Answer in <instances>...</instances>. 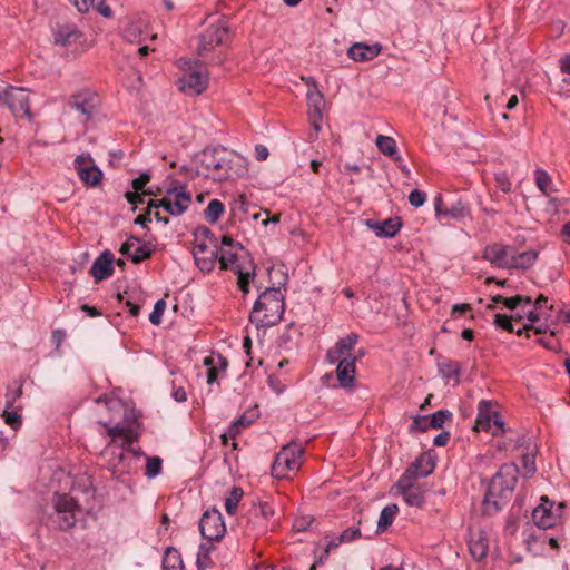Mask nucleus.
I'll list each match as a JSON object with an SVG mask.
<instances>
[{
	"mask_svg": "<svg viewBox=\"0 0 570 570\" xmlns=\"http://www.w3.org/2000/svg\"><path fill=\"white\" fill-rule=\"evenodd\" d=\"M200 166L205 175L216 181L240 177L247 171L245 159L224 148L204 150Z\"/></svg>",
	"mask_w": 570,
	"mask_h": 570,
	"instance_id": "obj_1",
	"label": "nucleus"
},
{
	"mask_svg": "<svg viewBox=\"0 0 570 570\" xmlns=\"http://www.w3.org/2000/svg\"><path fill=\"white\" fill-rule=\"evenodd\" d=\"M285 311V296L279 287H266L257 297L249 314V322L256 328L278 324Z\"/></svg>",
	"mask_w": 570,
	"mask_h": 570,
	"instance_id": "obj_2",
	"label": "nucleus"
},
{
	"mask_svg": "<svg viewBox=\"0 0 570 570\" xmlns=\"http://www.w3.org/2000/svg\"><path fill=\"white\" fill-rule=\"evenodd\" d=\"M218 261L222 269H230L238 275V287L244 294L249 293V283L254 277V268L245 269L240 263V255L245 253L244 247L234 242L229 236H223L222 247L218 248Z\"/></svg>",
	"mask_w": 570,
	"mask_h": 570,
	"instance_id": "obj_3",
	"label": "nucleus"
},
{
	"mask_svg": "<svg viewBox=\"0 0 570 570\" xmlns=\"http://www.w3.org/2000/svg\"><path fill=\"white\" fill-rule=\"evenodd\" d=\"M518 469L513 464L502 465L493 476L483 503L487 510L491 507L493 511H499L508 501L509 494L513 491L517 483Z\"/></svg>",
	"mask_w": 570,
	"mask_h": 570,
	"instance_id": "obj_4",
	"label": "nucleus"
},
{
	"mask_svg": "<svg viewBox=\"0 0 570 570\" xmlns=\"http://www.w3.org/2000/svg\"><path fill=\"white\" fill-rule=\"evenodd\" d=\"M218 245L215 235L206 227L195 234L193 255L198 268L204 273L214 269L218 258Z\"/></svg>",
	"mask_w": 570,
	"mask_h": 570,
	"instance_id": "obj_5",
	"label": "nucleus"
},
{
	"mask_svg": "<svg viewBox=\"0 0 570 570\" xmlns=\"http://www.w3.org/2000/svg\"><path fill=\"white\" fill-rule=\"evenodd\" d=\"M303 453V448L298 443L284 445L274 460L272 475L277 479L292 478L302 465Z\"/></svg>",
	"mask_w": 570,
	"mask_h": 570,
	"instance_id": "obj_6",
	"label": "nucleus"
},
{
	"mask_svg": "<svg viewBox=\"0 0 570 570\" xmlns=\"http://www.w3.org/2000/svg\"><path fill=\"white\" fill-rule=\"evenodd\" d=\"M191 204V195L186 190V187L178 186L168 188L164 197L159 200L148 202V214H151L153 208H164L169 215H183Z\"/></svg>",
	"mask_w": 570,
	"mask_h": 570,
	"instance_id": "obj_7",
	"label": "nucleus"
},
{
	"mask_svg": "<svg viewBox=\"0 0 570 570\" xmlns=\"http://www.w3.org/2000/svg\"><path fill=\"white\" fill-rule=\"evenodd\" d=\"M112 421V419H110L109 422L99 421V424L107 429V434L110 438V441L105 449V454H108L109 448L112 444H116L118 439H120L121 450L130 452L136 456L142 455L140 450H135L132 448V444L138 440V432L131 425H127L125 423H116L114 426H111L110 423Z\"/></svg>",
	"mask_w": 570,
	"mask_h": 570,
	"instance_id": "obj_8",
	"label": "nucleus"
},
{
	"mask_svg": "<svg viewBox=\"0 0 570 570\" xmlns=\"http://www.w3.org/2000/svg\"><path fill=\"white\" fill-rule=\"evenodd\" d=\"M416 468H407L400 476L395 484V489L403 497L404 502L410 507L420 508L425 501L426 488L412 479Z\"/></svg>",
	"mask_w": 570,
	"mask_h": 570,
	"instance_id": "obj_9",
	"label": "nucleus"
},
{
	"mask_svg": "<svg viewBox=\"0 0 570 570\" xmlns=\"http://www.w3.org/2000/svg\"><path fill=\"white\" fill-rule=\"evenodd\" d=\"M184 75L179 79V89L187 96H198L208 86V73L198 65L184 61Z\"/></svg>",
	"mask_w": 570,
	"mask_h": 570,
	"instance_id": "obj_10",
	"label": "nucleus"
},
{
	"mask_svg": "<svg viewBox=\"0 0 570 570\" xmlns=\"http://www.w3.org/2000/svg\"><path fill=\"white\" fill-rule=\"evenodd\" d=\"M53 508L57 514V524L61 530H68L72 528L81 509L79 504L69 494L56 493L53 497Z\"/></svg>",
	"mask_w": 570,
	"mask_h": 570,
	"instance_id": "obj_11",
	"label": "nucleus"
},
{
	"mask_svg": "<svg viewBox=\"0 0 570 570\" xmlns=\"http://www.w3.org/2000/svg\"><path fill=\"white\" fill-rule=\"evenodd\" d=\"M67 105L80 115L81 121L87 122L97 112L100 99L95 91L82 89L72 94Z\"/></svg>",
	"mask_w": 570,
	"mask_h": 570,
	"instance_id": "obj_12",
	"label": "nucleus"
},
{
	"mask_svg": "<svg viewBox=\"0 0 570 570\" xmlns=\"http://www.w3.org/2000/svg\"><path fill=\"white\" fill-rule=\"evenodd\" d=\"M273 515L274 508L269 502H259L258 504H253L246 514L247 531L254 535L266 532Z\"/></svg>",
	"mask_w": 570,
	"mask_h": 570,
	"instance_id": "obj_13",
	"label": "nucleus"
},
{
	"mask_svg": "<svg viewBox=\"0 0 570 570\" xmlns=\"http://www.w3.org/2000/svg\"><path fill=\"white\" fill-rule=\"evenodd\" d=\"M562 504L554 509V503L548 497H541L540 504L532 511L534 525L540 529H550L554 527L561 518Z\"/></svg>",
	"mask_w": 570,
	"mask_h": 570,
	"instance_id": "obj_14",
	"label": "nucleus"
},
{
	"mask_svg": "<svg viewBox=\"0 0 570 570\" xmlns=\"http://www.w3.org/2000/svg\"><path fill=\"white\" fill-rule=\"evenodd\" d=\"M199 530L203 538L208 541L220 540L226 531L220 512L216 509L204 512L199 521Z\"/></svg>",
	"mask_w": 570,
	"mask_h": 570,
	"instance_id": "obj_15",
	"label": "nucleus"
},
{
	"mask_svg": "<svg viewBox=\"0 0 570 570\" xmlns=\"http://www.w3.org/2000/svg\"><path fill=\"white\" fill-rule=\"evenodd\" d=\"M11 112L16 117H26L29 120L32 118L30 111V98L29 94L23 88L9 87L4 91V100Z\"/></svg>",
	"mask_w": 570,
	"mask_h": 570,
	"instance_id": "obj_16",
	"label": "nucleus"
},
{
	"mask_svg": "<svg viewBox=\"0 0 570 570\" xmlns=\"http://www.w3.org/2000/svg\"><path fill=\"white\" fill-rule=\"evenodd\" d=\"M229 36L228 27L225 22L219 21L208 26L202 33L198 46V53L204 56L217 46L224 45Z\"/></svg>",
	"mask_w": 570,
	"mask_h": 570,
	"instance_id": "obj_17",
	"label": "nucleus"
},
{
	"mask_svg": "<svg viewBox=\"0 0 570 570\" xmlns=\"http://www.w3.org/2000/svg\"><path fill=\"white\" fill-rule=\"evenodd\" d=\"M75 169L80 180L87 186H97L102 178V171L94 164L89 155H79L75 159Z\"/></svg>",
	"mask_w": 570,
	"mask_h": 570,
	"instance_id": "obj_18",
	"label": "nucleus"
},
{
	"mask_svg": "<svg viewBox=\"0 0 570 570\" xmlns=\"http://www.w3.org/2000/svg\"><path fill=\"white\" fill-rule=\"evenodd\" d=\"M358 342V335L350 333L345 337L340 338L334 347L330 348L326 353V360L331 364H335L336 361H343L347 358H357L352 354L353 348Z\"/></svg>",
	"mask_w": 570,
	"mask_h": 570,
	"instance_id": "obj_19",
	"label": "nucleus"
},
{
	"mask_svg": "<svg viewBox=\"0 0 570 570\" xmlns=\"http://www.w3.org/2000/svg\"><path fill=\"white\" fill-rule=\"evenodd\" d=\"M53 42L66 48H77L83 42V35L75 24L57 26L53 31Z\"/></svg>",
	"mask_w": 570,
	"mask_h": 570,
	"instance_id": "obj_20",
	"label": "nucleus"
},
{
	"mask_svg": "<svg viewBox=\"0 0 570 570\" xmlns=\"http://www.w3.org/2000/svg\"><path fill=\"white\" fill-rule=\"evenodd\" d=\"M120 253L138 264L150 257L153 250L147 243H142L138 237H129L120 248Z\"/></svg>",
	"mask_w": 570,
	"mask_h": 570,
	"instance_id": "obj_21",
	"label": "nucleus"
},
{
	"mask_svg": "<svg viewBox=\"0 0 570 570\" xmlns=\"http://www.w3.org/2000/svg\"><path fill=\"white\" fill-rule=\"evenodd\" d=\"M482 256L497 267L509 268L511 248L502 244H491L484 248Z\"/></svg>",
	"mask_w": 570,
	"mask_h": 570,
	"instance_id": "obj_22",
	"label": "nucleus"
},
{
	"mask_svg": "<svg viewBox=\"0 0 570 570\" xmlns=\"http://www.w3.org/2000/svg\"><path fill=\"white\" fill-rule=\"evenodd\" d=\"M124 36L129 42L140 43L145 39H155L156 33H149L148 21L144 18L131 20L124 29Z\"/></svg>",
	"mask_w": 570,
	"mask_h": 570,
	"instance_id": "obj_23",
	"label": "nucleus"
},
{
	"mask_svg": "<svg viewBox=\"0 0 570 570\" xmlns=\"http://www.w3.org/2000/svg\"><path fill=\"white\" fill-rule=\"evenodd\" d=\"M381 49L382 47L379 43L355 42L348 48L347 56L357 62L370 61L380 55Z\"/></svg>",
	"mask_w": 570,
	"mask_h": 570,
	"instance_id": "obj_24",
	"label": "nucleus"
},
{
	"mask_svg": "<svg viewBox=\"0 0 570 570\" xmlns=\"http://www.w3.org/2000/svg\"><path fill=\"white\" fill-rule=\"evenodd\" d=\"M365 224L377 237H393L399 233L402 226L399 217L386 218L383 222L367 219Z\"/></svg>",
	"mask_w": 570,
	"mask_h": 570,
	"instance_id": "obj_25",
	"label": "nucleus"
},
{
	"mask_svg": "<svg viewBox=\"0 0 570 570\" xmlns=\"http://www.w3.org/2000/svg\"><path fill=\"white\" fill-rule=\"evenodd\" d=\"M114 257L109 252H104L92 264L90 274L99 282L108 278L114 273L112 267Z\"/></svg>",
	"mask_w": 570,
	"mask_h": 570,
	"instance_id": "obj_26",
	"label": "nucleus"
},
{
	"mask_svg": "<svg viewBox=\"0 0 570 570\" xmlns=\"http://www.w3.org/2000/svg\"><path fill=\"white\" fill-rule=\"evenodd\" d=\"M491 401L482 400L478 404V416L475 420V430L490 431L492 429L493 417L497 415Z\"/></svg>",
	"mask_w": 570,
	"mask_h": 570,
	"instance_id": "obj_27",
	"label": "nucleus"
},
{
	"mask_svg": "<svg viewBox=\"0 0 570 570\" xmlns=\"http://www.w3.org/2000/svg\"><path fill=\"white\" fill-rule=\"evenodd\" d=\"M302 80L307 86L306 99L308 104V112L321 111L324 106V97L318 90L317 82L312 77H302Z\"/></svg>",
	"mask_w": 570,
	"mask_h": 570,
	"instance_id": "obj_28",
	"label": "nucleus"
},
{
	"mask_svg": "<svg viewBox=\"0 0 570 570\" xmlns=\"http://www.w3.org/2000/svg\"><path fill=\"white\" fill-rule=\"evenodd\" d=\"M434 207L436 217L442 220L445 217H452L454 219H463L470 216V209L462 202H458L451 206V208H443L441 198H435Z\"/></svg>",
	"mask_w": 570,
	"mask_h": 570,
	"instance_id": "obj_29",
	"label": "nucleus"
},
{
	"mask_svg": "<svg viewBox=\"0 0 570 570\" xmlns=\"http://www.w3.org/2000/svg\"><path fill=\"white\" fill-rule=\"evenodd\" d=\"M357 358H347L343 361H336V376L342 387H350L355 382V363Z\"/></svg>",
	"mask_w": 570,
	"mask_h": 570,
	"instance_id": "obj_30",
	"label": "nucleus"
},
{
	"mask_svg": "<svg viewBox=\"0 0 570 570\" xmlns=\"http://www.w3.org/2000/svg\"><path fill=\"white\" fill-rule=\"evenodd\" d=\"M150 175L148 173H142L139 177L132 180L134 191H127L125 197L127 202L135 207L137 204H144V198L139 194L142 191V195H155L151 190H145V186L149 183Z\"/></svg>",
	"mask_w": 570,
	"mask_h": 570,
	"instance_id": "obj_31",
	"label": "nucleus"
},
{
	"mask_svg": "<svg viewBox=\"0 0 570 570\" xmlns=\"http://www.w3.org/2000/svg\"><path fill=\"white\" fill-rule=\"evenodd\" d=\"M544 530L546 529L531 528V531L524 538V544L529 552H532L533 554L542 553V550L547 544L549 537V534L546 533Z\"/></svg>",
	"mask_w": 570,
	"mask_h": 570,
	"instance_id": "obj_32",
	"label": "nucleus"
},
{
	"mask_svg": "<svg viewBox=\"0 0 570 570\" xmlns=\"http://www.w3.org/2000/svg\"><path fill=\"white\" fill-rule=\"evenodd\" d=\"M538 258L535 250H525L519 254H512L509 262V268H522L527 269L531 267Z\"/></svg>",
	"mask_w": 570,
	"mask_h": 570,
	"instance_id": "obj_33",
	"label": "nucleus"
},
{
	"mask_svg": "<svg viewBox=\"0 0 570 570\" xmlns=\"http://www.w3.org/2000/svg\"><path fill=\"white\" fill-rule=\"evenodd\" d=\"M376 147L382 154L392 157L395 163L402 160V157L397 154L396 142L392 137L379 135L376 137Z\"/></svg>",
	"mask_w": 570,
	"mask_h": 570,
	"instance_id": "obj_34",
	"label": "nucleus"
},
{
	"mask_svg": "<svg viewBox=\"0 0 570 570\" xmlns=\"http://www.w3.org/2000/svg\"><path fill=\"white\" fill-rule=\"evenodd\" d=\"M469 549L472 557L481 560L488 553V540L482 533L473 534L469 541Z\"/></svg>",
	"mask_w": 570,
	"mask_h": 570,
	"instance_id": "obj_35",
	"label": "nucleus"
},
{
	"mask_svg": "<svg viewBox=\"0 0 570 570\" xmlns=\"http://www.w3.org/2000/svg\"><path fill=\"white\" fill-rule=\"evenodd\" d=\"M204 365L208 367L207 370V383L213 384L217 381L219 368L225 370L227 366V362L218 356L217 361L214 356H207L204 358Z\"/></svg>",
	"mask_w": 570,
	"mask_h": 570,
	"instance_id": "obj_36",
	"label": "nucleus"
},
{
	"mask_svg": "<svg viewBox=\"0 0 570 570\" xmlns=\"http://www.w3.org/2000/svg\"><path fill=\"white\" fill-rule=\"evenodd\" d=\"M409 468H416L414 471L415 473L412 474V479L417 480L419 478H424L431 474L434 470V464L429 458L421 455Z\"/></svg>",
	"mask_w": 570,
	"mask_h": 570,
	"instance_id": "obj_37",
	"label": "nucleus"
},
{
	"mask_svg": "<svg viewBox=\"0 0 570 570\" xmlns=\"http://www.w3.org/2000/svg\"><path fill=\"white\" fill-rule=\"evenodd\" d=\"M492 301L494 303H503V305L511 311L515 309L520 305L529 306L532 304L531 297L521 295H517L510 298H505L501 295H495L493 296Z\"/></svg>",
	"mask_w": 570,
	"mask_h": 570,
	"instance_id": "obj_38",
	"label": "nucleus"
},
{
	"mask_svg": "<svg viewBox=\"0 0 570 570\" xmlns=\"http://www.w3.org/2000/svg\"><path fill=\"white\" fill-rule=\"evenodd\" d=\"M399 511L396 504H389L384 507L381 511L379 521H377V530L384 531L393 523V520Z\"/></svg>",
	"mask_w": 570,
	"mask_h": 570,
	"instance_id": "obj_39",
	"label": "nucleus"
},
{
	"mask_svg": "<svg viewBox=\"0 0 570 570\" xmlns=\"http://www.w3.org/2000/svg\"><path fill=\"white\" fill-rule=\"evenodd\" d=\"M243 489L239 488V487H234L228 495L225 498V503H224V507H225V511L233 515L236 513L237 511V507L243 498Z\"/></svg>",
	"mask_w": 570,
	"mask_h": 570,
	"instance_id": "obj_40",
	"label": "nucleus"
},
{
	"mask_svg": "<svg viewBox=\"0 0 570 570\" xmlns=\"http://www.w3.org/2000/svg\"><path fill=\"white\" fill-rule=\"evenodd\" d=\"M183 561L177 550L168 548L163 559L164 570H183Z\"/></svg>",
	"mask_w": 570,
	"mask_h": 570,
	"instance_id": "obj_41",
	"label": "nucleus"
},
{
	"mask_svg": "<svg viewBox=\"0 0 570 570\" xmlns=\"http://www.w3.org/2000/svg\"><path fill=\"white\" fill-rule=\"evenodd\" d=\"M224 213V205L218 199H212L206 209L204 210V217L209 224H215Z\"/></svg>",
	"mask_w": 570,
	"mask_h": 570,
	"instance_id": "obj_42",
	"label": "nucleus"
},
{
	"mask_svg": "<svg viewBox=\"0 0 570 570\" xmlns=\"http://www.w3.org/2000/svg\"><path fill=\"white\" fill-rule=\"evenodd\" d=\"M537 187L547 196H549L553 189L551 176L543 169H537L534 171Z\"/></svg>",
	"mask_w": 570,
	"mask_h": 570,
	"instance_id": "obj_43",
	"label": "nucleus"
},
{
	"mask_svg": "<svg viewBox=\"0 0 570 570\" xmlns=\"http://www.w3.org/2000/svg\"><path fill=\"white\" fill-rule=\"evenodd\" d=\"M111 458L108 460V466H109V470L112 471L114 474L116 473H124L127 469V466L124 464L125 462V451H120V452H112L111 453Z\"/></svg>",
	"mask_w": 570,
	"mask_h": 570,
	"instance_id": "obj_44",
	"label": "nucleus"
},
{
	"mask_svg": "<svg viewBox=\"0 0 570 570\" xmlns=\"http://www.w3.org/2000/svg\"><path fill=\"white\" fill-rule=\"evenodd\" d=\"M163 468V460L159 456H147L145 475L154 479L160 474Z\"/></svg>",
	"mask_w": 570,
	"mask_h": 570,
	"instance_id": "obj_45",
	"label": "nucleus"
},
{
	"mask_svg": "<svg viewBox=\"0 0 570 570\" xmlns=\"http://www.w3.org/2000/svg\"><path fill=\"white\" fill-rule=\"evenodd\" d=\"M212 550V544L203 543L198 548L196 563L198 569H206L210 566L212 561L209 558V553Z\"/></svg>",
	"mask_w": 570,
	"mask_h": 570,
	"instance_id": "obj_46",
	"label": "nucleus"
},
{
	"mask_svg": "<svg viewBox=\"0 0 570 570\" xmlns=\"http://www.w3.org/2000/svg\"><path fill=\"white\" fill-rule=\"evenodd\" d=\"M452 416L448 410H439L429 419V425L433 429H441L446 420Z\"/></svg>",
	"mask_w": 570,
	"mask_h": 570,
	"instance_id": "obj_47",
	"label": "nucleus"
},
{
	"mask_svg": "<svg viewBox=\"0 0 570 570\" xmlns=\"http://www.w3.org/2000/svg\"><path fill=\"white\" fill-rule=\"evenodd\" d=\"M440 371L448 379H458L461 373V366L458 362L451 361L442 364Z\"/></svg>",
	"mask_w": 570,
	"mask_h": 570,
	"instance_id": "obj_48",
	"label": "nucleus"
},
{
	"mask_svg": "<svg viewBox=\"0 0 570 570\" xmlns=\"http://www.w3.org/2000/svg\"><path fill=\"white\" fill-rule=\"evenodd\" d=\"M494 325H495V327L502 328L510 333H513L517 331V330H514L512 318L505 314H500V313L495 314L494 315Z\"/></svg>",
	"mask_w": 570,
	"mask_h": 570,
	"instance_id": "obj_49",
	"label": "nucleus"
},
{
	"mask_svg": "<svg viewBox=\"0 0 570 570\" xmlns=\"http://www.w3.org/2000/svg\"><path fill=\"white\" fill-rule=\"evenodd\" d=\"M166 308V303L164 299H158L155 305L154 309L149 315V321L154 325H159L161 322V316L164 314V311Z\"/></svg>",
	"mask_w": 570,
	"mask_h": 570,
	"instance_id": "obj_50",
	"label": "nucleus"
},
{
	"mask_svg": "<svg viewBox=\"0 0 570 570\" xmlns=\"http://www.w3.org/2000/svg\"><path fill=\"white\" fill-rule=\"evenodd\" d=\"M249 424L250 421L246 420L245 416H242L230 425L227 434L229 435L230 439H235L240 433L242 429Z\"/></svg>",
	"mask_w": 570,
	"mask_h": 570,
	"instance_id": "obj_51",
	"label": "nucleus"
},
{
	"mask_svg": "<svg viewBox=\"0 0 570 570\" xmlns=\"http://www.w3.org/2000/svg\"><path fill=\"white\" fill-rule=\"evenodd\" d=\"M96 403L99 405L101 403H104L105 407L108 410V411H120L122 410V404L120 403V401L118 400H115V399H108L107 396H100L96 400Z\"/></svg>",
	"mask_w": 570,
	"mask_h": 570,
	"instance_id": "obj_52",
	"label": "nucleus"
},
{
	"mask_svg": "<svg viewBox=\"0 0 570 570\" xmlns=\"http://www.w3.org/2000/svg\"><path fill=\"white\" fill-rule=\"evenodd\" d=\"M527 318H528V322H529V323H528V324H524V325H523V327L518 328V330L515 331V334H517V335H519V336H520V335H522V334H523V332H527V333H528L530 330H532V328H533V324H534L535 322H538V321H539L540 316H539V314H538L537 312H534V311H529V312L527 313Z\"/></svg>",
	"mask_w": 570,
	"mask_h": 570,
	"instance_id": "obj_53",
	"label": "nucleus"
},
{
	"mask_svg": "<svg viewBox=\"0 0 570 570\" xmlns=\"http://www.w3.org/2000/svg\"><path fill=\"white\" fill-rule=\"evenodd\" d=\"M425 194L421 190H412L409 195V202L414 207H420L425 203Z\"/></svg>",
	"mask_w": 570,
	"mask_h": 570,
	"instance_id": "obj_54",
	"label": "nucleus"
},
{
	"mask_svg": "<svg viewBox=\"0 0 570 570\" xmlns=\"http://www.w3.org/2000/svg\"><path fill=\"white\" fill-rule=\"evenodd\" d=\"M3 417L6 423L10 425L13 430H17L21 424V416L16 412L4 411Z\"/></svg>",
	"mask_w": 570,
	"mask_h": 570,
	"instance_id": "obj_55",
	"label": "nucleus"
},
{
	"mask_svg": "<svg viewBox=\"0 0 570 570\" xmlns=\"http://www.w3.org/2000/svg\"><path fill=\"white\" fill-rule=\"evenodd\" d=\"M360 537H361V531L358 528H355V527L347 528L341 533V538H342L343 542H351Z\"/></svg>",
	"mask_w": 570,
	"mask_h": 570,
	"instance_id": "obj_56",
	"label": "nucleus"
},
{
	"mask_svg": "<svg viewBox=\"0 0 570 570\" xmlns=\"http://www.w3.org/2000/svg\"><path fill=\"white\" fill-rule=\"evenodd\" d=\"M495 181H497L498 187L503 193H509L511 190V181H510L509 177L507 176V174L502 173V174L497 175Z\"/></svg>",
	"mask_w": 570,
	"mask_h": 570,
	"instance_id": "obj_57",
	"label": "nucleus"
},
{
	"mask_svg": "<svg viewBox=\"0 0 570 570\" xmlns=\"http://www.w3.org/2000/svg\"><path fill=\"white\" fill-rule=\"evenodd\" d=\"M79 12H88L94 7L95 0H69Z\"/></svg>",
	"mask_w": 570,
	"mask_h": 570,
	"instance_id": "obj_58",
	"label": "nucleus"
},
{
	"mask_svg": "<svg viewBox=\"0 0 570 570\" xmlns=\"http://www.w3.org/2000/svg\"><path fill=\"white\" fill-rule=\"evenodd\" d=\"M503 425V421L500 419L499 413H497L492 421V429L490 430L492 435L495 436L502 434L504 432Z\"/></svg>",
	"mask_w": 570,
	"mask_h": 570,
	"instance_id": "obj_59",
	"label": "nucleus"
},
{
	"mask_svg": "<svg viewBox=\"0 0 570 570\" xmlns=\"http://www.w3.org/2000/svg\"><path fill=\"white\" fill-rule=\"evenodd\" d=\"M322 118H323V116H322L321 111H316V114L315 112H308L309 124H311V126L313 127V129L315 131H320Z\"/></svg>",
	"mask_w": 570,
	"mask_h": 570,
	"instance_id": "obj_60",
	"label": "nucleus"
},
{
	"mask_svg": "<svg viewBox=\"0 0 570 570\" xmlns=\"http://www.w3.org/2000/svg\"><path fill=\"white\" fill-rule=\"evenodd\" d=\"M66 337V333L63 330H55L51 334V341L56 345V348L58 350L61 344L63 343Z\"/></svg>",
	"mask_w": 570,
	"mask_h": 570,
	"instance_id": "obj_61",
	"label": "nucleus"
},
{
	"mask_svg": "<svg viewBox=\"0 0 570 570\" xmlns=\"http://www.w3.org/2000/svg\"><path fill=\"white\" fill-rule=\"evenodd\" d=\"M96 10L106 18H110L112 14L111 8L106 3L105 0H100L97 2Z\"/></svg>",
	"mask_w": 570,
	"mask_h": 570,
	"instance_id": "obj_62",
	"label": "nucleus"
},
{
	"mask_svg": "<svg viewBox=\"0 0 570 570\" xmlns=\"http://www.w3.org/2000/svg\"><path fill=\"white\" fill-rule=\"evenodd\" d=\"M269 155L268 148L264 145H256L255 146V158L258 161H264L267 159Z\"/></svg>",
	"mask_w": 570,
	"mask_h": 570,
	"instance_id": "obj_63",
	"label": "nucleus"
},
{
	"mask_svg": "<svg viewBox=\"0 0 570 570\" xmlns=\"http://www.w3.org/2000/svg\"><path fill=\"white\" fill-rule=\"evenodd\" d=\"M559 67L562 73L570 75V52L559 59Z\"/></svg>",
	"mask_w": 570,
	"mask_h": 570,
	"instance_id": "obj_64",
	"label": "nucleus"
}]
</instances>
